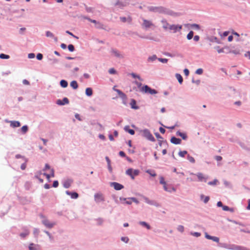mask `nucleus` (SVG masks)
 Wrapping results in <instances>:
<instances>
[{"instance_id":"nucleus-1","label":"nucleus","mask_w":250,"mask_h":250,"mask_svg":"<svg viewBox=\"0 0 250 250\" xmlns=\"http://www.w3.org/2000/svg\"><path fill=\"white\" fill-rule=\"evenodd\" d=\"M140 132L142 136L146 138L147 140L152 142L155 141V138L148 129H144L141 130Z\"/></svg>"},{"instance_id":"nucleus-2","label":"nucleus","mask_w":250,"mask_h":250,"mask_svg":"<svg viewBox=\"0 0 250 250\" xmlns=\"http://www.w3.org/2000/svg\"><path fill=\"white\" fill-rule=\"evenodd\" d=\"M125 173L129 176L132 179H134L135 177L139 174L140 171L138 169H133L130 168L126 170Z\"/></svg>"},{"instance_id":"nucleus-3","label":"nucleus","mask_w":250,"mask_h":250,"mask_svg":"<svg viewBox=\"0 0 250 250\" xmlns=\"http://www.w3.org/2000/svg\"><path fill=\"white\" fill-rule=\"evenodd\" d=\"M141 91L143 93H148L151 95L156 94L158 93L155 89H151L147 85L142 86L141 88Z\"/></svg>"},{"instance_id":"nucleus-4","label":"nucleus","mask_w":250,"mask_h":250,"mask_svg":"<svg viewBox=\"0 0 250 250\" xmlns=\"http://www.w3.org/2000/svg\"><path fill=\"white\" fill-rule=\"evenodd\" d=\"M141 91L143 93H148L151 95L156 94L158 93L155 89H151L147 85L142 86L141 88Z\"/></svg>"},{"instance_id":"nucleus-5","label":"nucleus","mask_w":250,"mask_h":250,"mask_svg":"<svg viewBox=\"0 0 250 250\" xmlns=\"http://www.w3.org/2000/svg\"><path fill=\"white\" fill-rule=\"evenodd\" d=\"M143 23L142 24V26L143 28L145 29H148L150 28H154L155 25L153 22L150 21L146 19H143Z\"/></svg>"},{"instance_id":"nucleus-6","label":"nucleus","mask_w":250,"mask_h":250,"mask_svg":"<svg viewBox=\"0 0 250 250\" xmlns=\"http://www.w3.org/2000/svg\"><path fill=\"white\" fill-rule=\"evenodd\" d=\"M225 248L231 250H244L243 248L235 245L225 244L223 246Z\"/></svg>"},{"instance_id":"nucleus-7","label":"nucleus","mask_w":250,"mask_h":250,"mask_svg":"<svg viewBox=\"0 0 250 250\" xmlns=\"http://www.w3.org/2000/svg\"><path fill=\"white\" fill-rule=\"evenodd\" d=\"M215 49L217 50L218 53H230L231 51L228 46H225L223 48H220L219 46L215 47Z\"/></svg>"},{"instance_id":"nucleus-8","label":"nucleus","mask_w":250,"mask_h":250,"mask_svg":"<svg viewBox=\"0 0 250 250\" xmlns=\"http://www.w3.org/2000/svg\"><path fill=\"white\" fill-rule=\"evenodd\" d=\"M182 28V25H175L172 24L169 26V30L172 31L173 33H176L178 31H180Z\"/></svg>"},{"instance_id":"nucleus-9","label":"nucleus","mask_w":250,"mask_h":250,"mask_svg":"<svg viewBox=\"0 0 250 250\" xmlns=\"http://www.w3.org/2000/svg\"><path fill=\"white\" fill-rule=\"evenodd\" d=\"M191 175L196 176L198 178V180L200 182H206L207 178L202 173H198L197 174H194L193 173H190Z\"/></svg>"},{"instance_id":"nucleus-10","label":"nucleus","mask_w":250,"mask_h":250,"mask_svg":"<svg viewBox=\"0 0 250 250\" xmlns=\"http://www.w3.org/2000/svg\"><path fill=\"white\" fill-rule=\"evenodd\" d=\"M5 122L10 123V126L13 128L20 127L21 126V123L19 121H8L6 120Z\"/></svg>"},{"instance_id":"nucleus-11","label":"nucleus","mask_w":250,"mask_h":250,"mask_svg":"<svg viewBox=\"0 0 250 250\" xmlns=\"http://www.w3.org/2000/svg\"><path fill=\"white\" fill-rule=\"evenodd\" d=\"M163 188L164 190L167 192H171L172 191L175 192L176 191L175 188L169 185H167V184L163 186Z\"/></svg>"},{"instance_id":"nucleus-12","label":"nucleus","mask_w":250,"mask_h":250,"mask_svg":"<svg viewBox=\"0 0 250 250\" xmlns=\"http://www.w3.org/2000/svg\"><path fill=\"white\" fill-rule=\"evenodd\" d=\"M111 186H113L116 190H121L124 188V186L116 182H113L111 183Z\"/></svg>"},{"instance_id":"nucleus-13","label":"nucleus","mask_w":250,"mask_h":250,"mask_svg":"<svg viewBox=\"0 0 250 250\" xmlns=\"http://www.w3.org/2000/svg\"><path fill=\"white\" fill-rule=\"evenodd\" d=\"M95 200L97 202H100L104 200L103 195L101 193H97L94 196Z\"/></svg>"},{"instance_id":"nucleus-14","label":"nucleus","mask_w":250,"mask_h":250,"mask_svg":"<svg viewBox=\"0 0 250 250\" xmlns=\"http://www.w3.org/2000/svg\"><path fill=\"white\" fill-rule=\"evenodd\" d=\"M43 224L48 228H52L55 225V223H51L48 220H43Z\"/></svg>"},{"instance_id":"nucleus-15","label":"nucleus","mask_w":250,"mask_h":250,"mask_svg":"<svg viewBox=\"0 0 250 250\" xmlns=\"http://www.w3.org/2000/svg\"><path fill=\"white\" fill-rule=\"evenodd\" d=\"M69 103V100L67 98H64L62 101L58 100L57 102V104L59 105H64L65 104H68Z\"/></svg>"},{"instance_id":"nucleus-16","label":"nucleus","mask_w":250,"mask_h":250,"mask_svg":"<svg viewBox=\"0 0 250 250\" xmlns=\"http://www.w3.org/2000/svg\"><path fill=\"white\" fill-rule=\"evenodd\" d=\"M170 142L172 144H174L175 145H178V144H181V140L179 138H177L175 137H171V138L170 139Z\"/></svg>"},{"instance_id":"nucleus-17","label":"nucleus","mask_w":250,"mask_h":250,"mask_svg":"<svg viewBox=\"0 0 250 250\" xmlns=\"http://www.w3.org/2000/svg\"><path fill=\"white\" fill-rule=\"evenodd\" d=\"M161 22L163 24V27L165 30L169 29V26H170V25L167 22L166 20H162Z\"/></svg>"},{"instance_id":"nucleus-18","label":"nucleus","mask_w":250,"mask_h":250,"mask_svg":"<svg viewBox=\"0 0 250 250\" xmlns=\"http://www.w3.org/2000/svg\"><path fill=\"white\" fill-rule=\"evenodd\" d=\"M50 174H46L45 173H43V175H45L46 177V178L49 180L50 177H54L55 176L54 174V170L53 169H50Z\"/></svg>"},{"instance_id":"nucleus-19","label":"nucleus","mask_w":250,"mask_h":250,"mask_svg":"<svg viewBox=\"0 0 250 250\" xmlns=\"http://www.w3.org/2000/svg\"><path fill=\"white\" fill-rule=\"evenodd\" d=\"M66 193L68 195H70L71 196V197L73 199H77L78 197V194L76 192H69V191H66Z\"/></svg>"},{"instance_id":"nucleus-20","label":"nucleus","mask_w":250,"mask_h":250,"mask_svg":"<svg viewBox=\"0 0 250 250\" xmlns=\"http://www.w3.org/2000/svg\"><path fill=\"white\" fill-rule=\"evenodd\" d=\"M111 52L115 56L118 58H123V56L122 54L120 53L117 50L115 49H112L111 50Z\"/></svg>"},{"instance_id":"nucleus-21","label":"nucleus","mask_w":250,"mask_h":250,"mask_svg":"<svg viewBox=\"0 0 250 250\" xmlns=\"http://www.w3.org/2000/svg\"><path fill=\"white\" fill-rule=\"evenodd\" d=\"M120 20L123 22L127 21L128 22L130 23L132 21V18L130 16H128L127 18H126L125 17H120Z\"/></svg>"},{"instance_id":"nucleus-22","label":"nucleus","mask_w":250,"mask_h":250,"mask_svg":"<svg viewBox=\"0 0 250 250\" xmlns=\"http://www.w3.org/2000/svg\"><path fill=\"white\" fill-rule=\"evenodd\" d=\"M114 90H115L117 93L118 94V95L122 98H125L126 95L120 90L115 89V88H113Z\"/></svg>"},{"instance_id":"nucleus-23","label":"nucleus","mask_w":250,"mask_h":250,"mask_svg":"<svg viewBox=\"0 0 250 250\" xmlns=\"http://www.w3.org/2000/svg\"><path fill=\"white\" fill-rule=\"evenodd\" d=\"M72 181L71 180H67L63 183V187L65 188H68L70 187Z\"/></svg>"},{"instance_id":"nucleus-24","label":"nucleus","mask_w":250,"mask_h":250,"mask_svg":"<svg viewBox=\"0 0 250 250\" xmlns=\"http://www.w3.org/2000/svg\"><path fill=\"white\" fill-rule=\"evenodd\" d=\"M177 135L180 136L183 140H186L187 138V135L185 133L181 132L179 131L176 133Z\"/></svg>"},{"instance_id":"nucleus-25","label":"nucleus","mask_w":250,"mask_h":250,"mask_svg":"<svg viewBox=\"0 0 250 250\" xmlns=\"http://www.w3.org/2000/svg\"><path fill=\"white\" fill-rule=\"evenodd\" d=\"M125 130L128 132L131 135H134L135 134V131L134 130L129 129V126H126L125 127Z\"/></svg>"},{"instance_id":"nucleus-26","label":"nucleus","mask_w":250,"mask_h":250,"mask_svg":"<svg viewBox=\"0 0 250 250\" xmlns=\"http://www.w3.org/2000/svg\"><path fill=\"white\" fill-rule=\"evenodd\" d=\"M85 94L88 96H91L93 94L92 89L91 88H86L85 89Z\"/></svg>"},{"instance_id":"nucleus-27","label":"nucleus","mask_w":250,"mask_h":250,"mask_svg":"<svg viewBox=\"0 0 250 250\" xmlns=\"http://www.w3.org/2000/svg\"><path fill=\"white\" fill-rule=\"evenodd\" d=\"M70 86L74 89L78 87L77 82L76 81H73L70 83Z\"/></svg>"},{"instance_id":"nucleus-28","label":"nucleus","mask_w":250,"mask_h":250,"mask_svg":"<svg viewBox=\"0 0 250 250\" xmlns=\"http://www.w3.org/2000/svg\"><path fill=\"white\" fill-rule=\"evenodd\" d=\"M130 105H131L132 108L136 109L138 108V107L137 106H136V103L135 100H134L133 99H132L131 101Z\"/></svg>"},{"instance_id":"nucleus-29","label":"nucleus","mask_w":250,"mask_h":250,"mask_svg":"<svg viewBox=\"0 0 250 250\" xmlns=\"http://www.w3.org/2000/svg\"><path fill=\"white\" fill-rule=\"evenodd\" d=\"M175 76L177 79L178 80L179 83L180 84H181L183 81L182 76L180 74H176Z\"/></svg>"},{"instance_id":"nucleus-30","label":"nucleus","mask_w":250,"mask_h":250,"mask_svg":"<svg viewBox=\"0 0 250 250\" xmlns=\"http://www.w3.org/2000/svg\"><path fill=\"white\" fill-rule=\"evenodd\" d=\"M60 84H61L62 87L63 88H65V87H66L67 86L68 83H67V82L65 80H62L61 81Z\"/></svg>"},{"instance_id":"nucleus-31","label":"nucleus","mask_w":250,"mask_h":250,"mask_svg":"<svg viewBox=\"0 0 250 250\" xmlns=\"http://www.w3.org/2000/svg\"><path fill=\"white\" fill-rule=\"evenodd\" d=\"M28 130V127L27 125H23L21 128V132L23 133V134H25L26 133L27 131Z\"/></svg>"},{"instance_id":"nucleus-32","label":"nucleus","mask_w":250,"mask_h":250,"mask_svg":"<svg viewBox=\"0 0 250 250\" xmlns=\"http://www.w3.org/2000/svg\"><path fill=\"white\" fill-rule=\"evenodd\" d=\"M188 153V152L186 150L180 151L179 152L178 154L181 157H184L185 155Z\"/></svg>"},{"instance_id":"nucleus-33","label":"nucleus","mask_w":250,"mask_h":250,"mask_svg":"<svg viewBox=\"0 0 250 250\" xmlns=\"http://www.w3.org/2000/svg\"><path fill=\"white\" fill-rule=\"evenodd\" d=\"M42 172L41 171H40L35 176V177L36 178L38 179L40 181V182L42 183L43 181V179L40 178V176Z\"/></svg>"},{"instance_id":"nucleus-34","label":"nucleus","mask_w":250,"mask_h":250,"mask_svg":"<svg viewBox=\"0 0 250 250\" xmlns=\"http://www.w3.org/2000/svg\"><path fill=\"white\" fill-rule=\"evenodd\" d=\"M120 200L124 201L125 202V204H128V205H130L132 203L131 200H128V198H127V199H126V198H123V199L121 198Z\"/></svg>"},{"instance_id":"nucleus-35","label":"nucleus","mask_w":250,"mask_h":250,"mask_svg":"<svg viewBox=\"0 0 250 250\" xmlns=\"http://www.w3.org/2000/svg\"><path fill=\"white\" fill-rule=\"evenodd\" d=\"M187 159H188V160L190 162H191V163H195V161L194 158L193 157H192V156H190V155H188V156H187Z\"/></svg>"},{"instance_id":"nucleus-36","label":"nucleus","mask_w":250,"mask_h":250,"mask_svg":"<svg viewBox=\"0 0 250 250\" xmlns=\"http://www.w3.org/2000/svg\"><path fill=\"white\" fill-rule=\"evenodd\" d=\"M140 224L141 225L146 227L148 229H150V226L145 222H140Z\"/></svg>"},{"instance_id":"nucleus-37","label":"nucleus","mask_w":250,"mask_h":250,"mask_svg":"<svg viewBox=\"0 0 250 250\" xmlns=\"http://www.w3.org/2000/svg\"><path fill=\"white\" fill-rule=\"evenodd\" d=\"M193 36V32L190 31L187 35V39L188 40H191Z\"/></svg>"},{"instance_id":"nucleus-38","label":"nucleus","mask_w":250,"mask_h":250,"mask_svg":"<svg viewBox=\"0 0 250 250\" xmlns=\"http://www.w3.org/2000/svg\"><path fill=\"white\" fill-rule=\"evenodd\" d=\"M9 56L4 54H0V58L2 59H8L9 58Z\"/></svg>"},{"instance_id":"nucleus-39","label":"nucleus","mask_w":250,"mask_h":250,"mask_svg":"<svg viewBox=\"0 0 250 250\" xmlns=\"http://www.w3.org/2000/svg\"><path fill=\"white\" fill-rule=\"evenodd\" d=\"M160 183L163 186L166 184V182L163 176L160 177Z\"/></svg>"},{"instance_id":"nucleus-40","label":"nucleus","mask_w":250,"mask_h":250,"mask_svg":"<svg viewBox=\"0 0 250 250\" xmlns=\"http://www.w3.org/2000/svg\"><path fill=\"white\" fill-rule=\"evenodd\" d=\"M201 197L202 199L204 198V202L205 203H207L208 201V200L209 199V198L208 196H204L203 195H202L201 196Z\"/></svg>"},{"instance_id":"nucleus-41","label":"nucleus","mask_w":250,"mask_h":250,"mask_svg":"<svg viewBox=\"0 0 250 250\" xmlns=\"http://www.w3.org/2000/svg\"><path fill=\"white\" fill-rule=\"evenodd\" d=\"M96 27L97 28L103 29V28H104V25L102 23H101V22H98L97 24H96Z\"/></svg>"},{"instance_id":"nucleus-42","label":"nucleus","mask_w":250,"mask_h":250,"mask_svg":"<svg viewBox=\"0 0 250 250\" xmlns=\"http://www.w3.org/2000/svg\"><path fill=\"white\" fill-rule=\"evenodd\" d=\"M29 250H36L35 245L33 243H31L29 246Z\"/></svg>"},{"instance_id":"nucleus-43","label":"nucleus","mask_w":250,"mask_h":250,"mask_svg":"<svg viewBox=\"0 0 250 250\" xmlns=\"http://www.w3.org/2000/svg\"><path fill=\"white\" fill-rule=\"evenodd\" d=\"M196 74L198 75H201L203 73V70L202 68H198L195 72Z\"/></svg>"},{"instance_id":"nucleus-44","label":"nucleus","mask_w":250,"mask_h":250,"mask_svg":"<svg viewBox=\"0 0 250 250\" xmlns=\"http://www.w3.org/2000/svg\"><path fill=\"white\" fill-rule=\"evenodd\" d=\"M134 83L137 86V87L141 90L142 87V83L137 81H135Z\"/></svg>"},{"instance_id":"nucleus-45","label":"nucleus","mask_w":250,"mask_h":250,"mask_svg":"<svg viewBox=\"0 0 250 250\" xmlns=\"http://www.w3.org/2000/svg\"><path fill=\"white\" fill-rule=\"evenodd\" d=\"M46 36L47 37H51V38H53L54 37V35L53 34V33L49 31H48L46 32Z\"/></svg>"},{"instance_id":"nucleus-46","label":"nucleus","mask_w":250,"mask_h":250,"mask_svg":"<svg viewBox=\"0 0 250 250\" xmlns=\"http://www.w3.org/2000/svg\"><path fill=\"white\" fill-rule=\"evenodd\" d=\"M68 50L71 51V52H73L74 51V46L72 44H69L68 45Z\"/></svg>"},{"instance_id":"nucleus-47","label":"nucleus","mask_w":250,"mask_h":250,"mask_svg":"<svg viewBox=\"0 0 250 250\" xmlns=\"http://www.w3.org/2000/svg\"><path fill=\"white\" fill-rule=\"evenodd\" d=\"M218 182V180L216 179L214 180L213 181L209 182L208 184L209 185H215Z\"/></svg>"},{"instance_id":"nucleus-48","label":"nucleus","mask_w":250,"mask_h":250,"mask_svg":"<svg viewBox=\"0 0 250 250\" xmlns=\"http://www.w3.org/2000/svg\"><path fill=\"white\" fill-rule=\"evenodd\" d=\"M177 229H178L179 231H180V232H183V231H184V226H182V225H179V226L178 227V228H177Z\"/></svg>"},{"instance_id":"nucleus-49","label":"nucleus","mask_w":250,"mask_h":250,"mask_svg":"<svg viewBox=\"0 0 250 250\" xmlns=\"http://www.w3.org/2000/svg\"><path fill=\"white\" fill-rule=\"evenodd\" d=\"M131 75L134 78H138L140 81H142V80L141 79L140 77L138 75H136L134 73H132L131 74Z\"/></svg>"},{"instance_id":"nucleus-50","label":"nucleus","mask_w":250,"mask_h":250,"mask_svg":"<svg viewBox=\"0 0 250 250\" xmlns=\"http://www.w3.org/2000/svg\"><path fill=\"white\" fill-rule=\"evenodd\" d=\"M121 240L126 243L129 241V239L127 237H122L121 238Z\"/></svg>"},{"instance_id":"nucleus-51","label":"nucleus","mask_w":250,"mask_h":250,"mask_svg":"<svg viewBox=\"0 0 250 250\" xmlns=\"http://www.w3.org/2000/svg\"><path fill=\"white\" fill-rule=\"evenodd\" d=\"M144 199L145 200V202L146 203H147V204H150V205H152L153 204V202L152 201H150V200H149L148 198H146V197H145L144 198Z\"/></svg>"},{"instance_id":"nucleus-52","label":"nucleus","mask_w":250,"mask_h":250,"mask_svg":"<svg viewBox=\"0 0 250 250\" xmlns=\"http://www.w3.org/2000/svg\"><path fill=\"white\" fill-rule=\"evenodd\" d=\"M158 60L163 63H167L168 61V60L167 59H163V58H159Z\"/></svg>"},{"instance_id":"nucleus-53","label":"nucleus","mask_w":250,"mask_h":250,"mask_svg":"<svg viewBox=\"0 0 250 250\" xmlns=\"http://www.w3.org/2000/svg\"><path fill=\"white\" fill-rule=\"evenodd\" d=\"M128 200H131L132 202H134L136 203V204L139 203V201L137 200V199L136 198H135L134 197L129 198Z\"/></svg>"},{"instance_id":"nucleus-54","label":"nucleus","mask_w":250,"mask_h":250,"mask_svg":"<svg viewBox=\"0 0 250 250\" xmlns=\"http://www.w3.org/2000/svg\"><path fill=\"white\" fill-rule=\"evenodd\" d=\"M29 232L28 231H27L26 232L21 233L20 234V236L22 237H25L29 234Z\"/></svg>"},{"instance_id":"nucleus-55","label":"nucleus","mask_w":250,"mask_h":250,"mask_svg":"<svg viewBox=\"0 0 250 250\" xmlns=\"http://www.w3.org/2000/svg\"><path fill=\"white\" fill-rule=\"evenodd\" d=\"M108 71L109 73L111 74H114L116 72V70L113 68L109 69Z\"/></svg>"},{"instance_id":"nucleus-56","label":"nucleus","mask_w":250,"mask_h":250,"mask_svg":"<svg viewBox=\"0 0 250 250\" xmlns=\"http://www.w3.org/2000/svg\"><path fill=\"white\" fill-rule=\"evenodd\" d=\"M43 58V56L42 54L41 53H38L37 55V59L39 60H42Z\"/></svg>"},{"instance_id":"nucleus-57","label":"nucleus","mask_w":250,"mask_h":250,"mask_svg":"<svg viewBox=\"0 0 250 250\" xmlns=\"http://www.w3.org/2000/svg\"><path fill=\"white\" fill-rule=\"evenodd\" d=\"M191 26L192 27H194V28H196V29H198V30L200 29V26L197 24H195V23L192 24L191 25Z\"/></svg>"},{"instance_id":"nucleus-58","label":"nucleus","mask_w":250,"mask_h":250,"mask_svg":"<svg viewBox=\"0 0 250 250\" xmlns=\"http://www.w3.org/2000/svg\"><path fill=\"white\" fill-rule=\"evenodd\" d=\"M146 172H147V173H149L151 176H153V177H155V176H156V173H155V172H154V171H153L152 173H151V172H150V170H147L146 171Z\"/></svg>"},{"instance_id":"nucleus-59","label":"nucleus","mask_w":250,"mask_h":250,"mask_svg":"<svg viewBox=\"0 0 250 250\" xmlns=\"http://www.w3.org/2000/svg\"><path fill=\"white\" fill-rule=\"evenodd\" d=\"M211 240L216 242H219V238L215 236H212Z\"/></svg>"},{"instance_id":"nucleus-60","label":"nucleus","mask_w":250,"mask_h":250,"mask_svg":"<svg viewBox=\"0 0 250 250\" xmlns=\"http://www.w3.org/2000/svg\"><path fill=\"white\" fill-rule=\"evenodd\" d=\"M192 82L195 83L196 85H199L200 83V81L199 80H194V79H192Z\"/></svg>"},{"instance_id":"nucleus-61","label":"nucleus","mask_w":250,"mask_h":250,"mask_svg":"<svg viewBox=\"0 0 250 250\" xmlns=\"http://www.w3.org/2000/svg\"><path fill=\"white\" fill-rule=\"evenodd\" d=\"M229 31H225L222 35H221V37H225L227 36L229 34Z\"/></svg>"},{"instance_id":"nucleus-62","label":"nucleus","mask_w":250,"mask_h":250,"mask_svg":"<svg viewBox=\"0 0 250 250\" xmlns=\"http://www.w3.org/2000/svg\"><path fill=\"white\" fill-rule=\"evenodd\" d=\"M51 168H50V166H49L48 164H45V167H44V168L43 169V170H46L47 169L49 170L50 171V169Z\"/></svg>"},{"instance_id":"nucleus-63","label":"nucleus","mask_w":250,"mask_h":250,"mask_svg":"<svg viewBox=\"0 0 250 250\" xmlns=\"http://www.w3.org/2000/svg\"><path fill=\"white\" fill-rule=\"evenodd\" d=\"M184 72L186 76H188L189 72L188 69H187V68L185 69L184 70Z\"/></svg>"},{"instance_id":"nucleus-64","label":"nucleus","mask_w":250,"mask_h":250,"mask_svg":"<svg viewBox=\"0 0 250 250\" xmlns=\"http://www.w3.org/2000/svg\"><path fill=\"white\" fill-rule=\"evenodd\" d=\"M215 159L217 161H220L222 160V157L220 156H216Z\"/></svg>"}]
</instances>
